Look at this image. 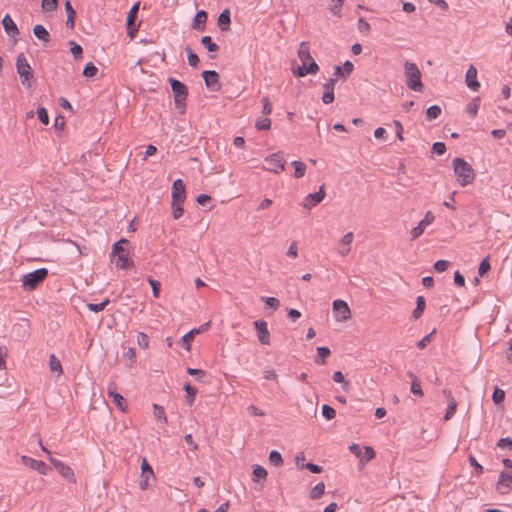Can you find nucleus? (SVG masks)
Returning <instances> with one entry per match:
<instances>
[{"label": "nucleus", "mask_w": 512, "mask_h": 512, "mask_svg": "<svg viewBox=\"0 0 512 512\" xmlns=\"http://www.w3.org/2000/svg\"><path fill=\"white\" fill-rule=\"evenodd\" d=\"M286 256L293 259L298 257V246L296 241L291 242L286 252Z\"/></svg>", "instance_id": "864d4df0"}, {"label": "nucleus", "mask_w": 512, "mask_h": 512, "mask_svg": "<svg viewBox=\"0 0 512 512\" xmlns=\"http://www.w3.org/2000/svg\"><path fill=\"white\" fill-rule=\"evenodd\" d=\"M198 333H200V330L192 329L181 338L182 345L187 351L190 350V343L192 342L194 335Z\"/></svg>", "instance_id": "2f4dec72"}, {"label": "nucleus", "mask_w": 512, "mask_h": 512, "mask_svg": "<svg viewBox=\"0 0 512 512\" xmlns=\"http://www.w3.org/2000/svg\"><path fill=\"white\" fill-rule=\"evenodd\" d=\"M184 390L187 394L186 395L187 402L191 406L194 402L197 390L194 387H192L189 383L184 385Z\"/></svg>", "instance_id": "58836bf2"}, {"label": "nucleus", "mask_w": 512, "mask_h": 512, "mask_svg": "<svg viewBox=\"0 0 512 512\" xmlns=\"http://www.w3.org/2000/svg\"><path fill=\"white\" fill-rule=\"evenodd\" d=\"M137 342L141 348L145 349L148 347L149 337L145 333L139 332L137 335Z\"/></svg>", "instance_id": "052dcab7"}, {"label": "nucleus", "mask_w": 512, "mask_h": 512, "mask_svg": "<svg viewBox=\"0 0 512 512\" xmlns=\"http://www.w3.org/2000/svg\"><path fill=\"white\" fill-rule=\"evenodd\" d=\"M109 304V299L104 300L101 303H89L87 304V307L90 311H93L95 313L101 312L105 309V307Z\"/></svg>", "instance_id": "c03bdc74"}, {"label": "nucleus", "mask_w": 512, "mask_h": 512, "mask_svg": "<svg viewBox=\"0 0 512 512\" xmlns=\"http://www.w3.org/2000/svg\"><path fill=\"white\" fill-rule=\"evenodd\" d=\"M453 169L457 177V181L461 186L465 187L474 181L475 173L472 166L462 158L453 160Z\"/></svg>", "instance_id": "f03ea898"}, {"label": "nucleus", "mask_w": 512, "mask_h": 512, "mask_svg": "<svg viewBox=\"0 0 512 512\" xmlns=\"http://www.w3.org/2000/svg\"><path fill=\"white\" fill-rule=\"evenodd\" d=\"M16 68L21 78V83L27 87H31L30 80L33 77V73L31 66L29 65L23 54L18 55L16 60Z\"/></svg>", "instance_id": "6e6552de"}, {"label": "nucleus", "mask_w": 512, "mask_h": 512, "mask_svg": "<svg viewBox=\"0 0 512 512\" xmlns=\"http://www.w3.org/2000/svg\"><path fill=\"white\" fill-rule=\"evenodd\" d=\"M435 217L431 211H428L424 218L418 223L416 227L411 230V239L415 240L420 237L425 228L434 221Z\"/></svg>", "instance_id": "f8f14e48"}, {"label": "nucleus", "mask_w": 512, "mask_h": 512, "mask_svg": "<svg viewBox=\"0 0 512 512\" xmlns=\"http://www.w3.org/2000/svg\"><path fill=\"white\" fill-rule=\"evenodd\" d=\"M108 396L112 399L113 403L121 411H125V399L117 392V385L114 381L110 382L107 387Z\"/></svg>", "instance_id": "ddd939ff"}, {"label": "nucleus", "mask_w": 512, "mask_h": 512, "mask_svg": "<svg viewBox=\"0 0 512 512\" xmlns=\"http://www.w3.org/2000/svg\"><path fill=\"white\" fill-rule=\"evenodd\" d=\"M141 470V481L139 485L142 490H146L150 485V481H155L154 471L147 462L146 458L142 459Z\"/></svg>", "instance_id": "9b49d317"}, {"label": "nucleus", "mask_w": 512, "mask_h": 512, "mask_svg": "<svg viewBox=\"0 0 512 512\" xmlns=\"http://www.w3.org/2000/svg\"><path fill=\"white\" fill-rule=\"evenodd\" d=\"M269 461H270V463L272 465H274L276 467H280L283 464L282 456L276 450H273V451L270 452V454H269Z\"/></svg>", "instance_id": "4c0bfd02"}, {"label": "nucleus", "mask_w": 512, "mask_h": 512, "mask_svg": "<svg viewBox=\"0 0 512 512\" xmlns=\"http://www.w3.org/2000/svg\"><path fill=\"white\" fill-rule=\"evenodd\" d=\"M149 284L152 287L154 297H156V298L159 297L160 286H161L160 282L150 278L149 279Z\"/></svg>", "instance_id": "338daca9"}, {"label": "nucleus", "mask_w": 512, "mask_h": 512, "mask_svg": "<svg viewBox=\"0 0 512 512\" xmlns=\"http://www.w3.org/2000/svg\"><path fill=\"white\" fill-rule=\"evenodd\" d=\"M271 127V120L269 118H260L256 121V128L258 130H268Z\"/></svg>", "instance_id": "8fccbe9b"}, {"label": "nucleus", "mask_w": 512, "mask_h": 512, "mask_svg": "<svg viewBox=\"0 0 512 512\" xmlns=\"http://www.w3.org/2000/svg\"><path fill=\"white\" fill-rule=\"evenodd\" d=\"M432 148L434 153H436L437 155H442L446 151V146L442 142H435Z\"/></svg>", "instance_id": "774afa93"}, {"label": "nucleus", "mask_w": 512, "mask_h": 512, "mask_svg": "<svg viewBox=\"0 0 512 512\" xmlns=\"http://www.w3.org/2000/svg\"><path fill=\"white\" fill-rule=\"evenodd\" d=\"M325 485L323 482L317 483L310 492L312 499H318L324 494Z\"/></svg>", "instance_id": "e433bc0d"}, {"label": "nucleus", "mask_w": 512, "mask_h": 512, "mask_svg": "<svg viewBox=\"0 0 512 512\" xmlns=\"http://www.w3.org/2000/svg\"><path fill=\"white\" fill-rule=\"evenodd\" d=\"M444 394L446 395L447 399L449 400L448 408L445 413L444 419L449 420L456 412L457 402L455 401V399L452 396L450 391L444 390Z\"/></svg>", "instance_id": "b1692460"}, {"label": "nucleus", "mask_w": 512, "mask_h": 512, "mask_svg": "<svg viewBox=\"0 0 512 512\" xmlns=\"http://www.w3.org/2000/svg\"><path fill=\"white\" fill-rule=\"evenodd\" d=\"M425 299L423 296H418L417 299H416V308L414 309L413 313H412V316L414 319H419L423 312H424V309H425Z\"/></svg>", "instance_id": "c756f323"}, {"label": "nucleus", "mask_w": 512, "mask_h": 512, "mask_svg": "<svg viewBox=\"0 0 512 512\" xmlns=\"http://www.w3.org/2000/svg\"><path fill=\"white\" fill-rule=\"evenodd\" d=\"M505 399V392L504 390L496 387L494 389V392L492 394V400L496 405L501 404Z\"/></svg>", "instance_id": "79ce46f5"}, {"label": "nucleus", "mask_w": 512, "mask_h": 512, "mask_svg": "<svg viewBox=\"0 0 512 512\" xmlns=\"http://www.w3.org/2000/svg\"><path fill=\"white\" fill-rule=\"evenodd\" d=\"M139 6H140L139 2L135 3L131 7V9H130V11L128 13V17H127V33H128L130 38H134L135 34L138 31V26L135 25V19L137 17Z\"/></svg>", "instance_id": "4468645a"}, {"label": "nucleus", "mask_w": 512, "mask_h": 512, "mask_svg": "<svg viewBox=\"0 0 512 512\" xmlns=\"http://www.w3.org/2000/svg\"><path fill=\"white\" fill-rule=\"evenodd\" d=\"M65 11L67 14L66 26L69 27L70 29H73L74 25H75L76 12L73 9L70 1H68V0L65 2Z\"/></svg>", "instance_id": "a878e982"}, {"label": "nucleus", "mask_w": 512, "mask_h": 512, "mask_svg": "<svg viewBox=\"0 0 512 512\" xmlns=\"http://www.w3.org/2000/svg\"><path fill=\"white\" fill-rule=\"evenodd\" d=\"M2 25H3V28H4L5 32L8 35H10V36L18 35L19 30H18L16 24L14 23V21L12 20V18L10 17L9 14H6L3 17Z\"/></svg>", "instance_id": "5701e85b"}, {"label": "nucleus", "mask_w": 512, "mask_h": 512, "mask_svg": "<svg viewBox=\"0 0 512 512\" xmlns=\"http://www.w3.org/2000/svg\"><path fill=\"white\" fill-rule=\"evenodd\" d=\"M154 408V416L157 420L162 421L164 423L167 422V417L164 411V408L162 406H159L157 404H153Z\"/></svg>", "instance_id": "a19ab883"}, {"label": "nucleus", "mask_w": 512, "mask_h": 512, "mask_svg": "<svg viewBox=\"0 0 512 512\" xmlns=\"http://www.w3.org/2000/svg\"><path fill=\"white\" fill-rule=\"evenodd\" d=\"M230 11L224 10L218 17V25L222 31H228L230 28Z\"/></svg>", "instance_id": "cd10ccee"}, {"label": "nucleus", "mask_w": 512, "mask_h": 512, "mask_svg": "<svg viewBox=\"0 0 512 512\" xmlns=\"http://www.w3.org/2000/svg\"><path fill=\"white\" fill-rule=\"evenodd\" d=\"M201 43L203 46L206 47V49L209 51V52H217L219 50V46L218 44L212 42L211 40V37L210 36H203L201 38Z\"/></svg>", "instance_id": "72a5a7b5"}, {"label": "nucleus", "mask_w": 512, "mask_h": 512, "mask_svg": "<svg viewBox=\"0 0 512 512\" xmlns=\"http://www.w3.org/2000/svg\"><path fill=\"white\" fill-rule=\"evenodd\" d=\"M70 46H71V53L73 54V56L77 59V58H81V55H82V47L80 45H78L76 42L74 41H70Z\"/></svg>", "instance_id": "6e6d98bb"}, {"label": "nucleus", "mask_w": 512, "mask_h": 512, "mask_svg": "<svg viewBox=\"0 0 512 512\" xmlns=\"http://www.w3.org/2000/svg\"><path fill=\"white\" fill-rule=\"evenodd\" d=\"M49 367L53 373H57V376L62 374L61 363L54 354H51L49 357Z\"/></svg>", "instance_id": "7c9ffc66"}, {"label": "nucleus", "mask_w": 512, "mask_h": 512, "mask_svg": "<svg viewBox=\"0 0 512 512\" xmlns=\"http://www.w3.org/2000/svg\"><path fill=\"white\" fill-rule=\"evenodd\" d=\"M478 109H479V98H476L474 99L473 101H471L467 107H466V112L471 116V117H475L477 112H478Z\"/></svg>", "instance_id": "37998d69"}, {"label": "nucleus", "mask_w": 512, "mask_h": 512, "mask_svg": "<svg viewBox=\"0 0 512 512\" xmlns=\"http://www.w3.org/2000/svg\"><path fill=\"white\" fill-rule=\"evenodd\" d=\"M322 415L323 417H325L327 420H332L333 418H335L336 416V412H335V409L327 404H324L322 406Z\"/></svg>", "instance_id": "09e8293b"}, {"label": "nucleus", "mask_w": 512, "mask_h": 512, "mask_svg": "<svg viewBox=\"0 0 512 512\" xmlns=\"http://www.w3.org/2000/svg\"><path fill=\"white\" fill-rule=\"evenodd\" d=\"M37 115L39 120L44 124L47 125L49 123V116L48 112L44 107H40L37 111Z\"/></svg>", "instance_id": "680f3d73"}, {"label": "nucleus", "mask_w": 512, "mask_h": 512, "mask_svg": "<svg viewBox=\"0 0 512 512\" xmlns=\"http://www.w3.org/2000/svg\"><path fill=\"white\" fill-rule=\"evenodd\" d=\"M354 235L352 232L346 233L339 241L338 253L341 256H346L351 251V244L353 242Z\"/></svg>", "instance_id": "412c9836"}, {"label": "nucleus", "mask_w": 512, "mask_h": 512, "mask_svg": "<svg viewBox=\"0 0 512 512\" xmlns=\"http://www.w3.org/2000/svg\"><path fill=\"white\" fill-rule=\"evenodd\" d=\"M496 489L500 494H507L512 489V475L502 471L499 475Z\"/></svg>", "instance_id": "2eb2a0df"}, {"label": "nucleus", "mask_w": 512, "mask_h": 512, "mask_svg": "<svg viewBox=\"0 0 512 512\" xmlns=\"http://www.w3.org/2000/svg\"><path fill=\"white\" fill-rule=\"evenodd\" d=\"M318 358H316L315 362L319 365H323L325 363V359L330 355V349L328 347H318L317 348Z\"/></svg>", "instance_id": "473e14b6"}, {"label": "nucleus", "mask_w": 512, "mask_h": 512, "mask_svg": "<svg viewBox=\"0 0 512 512\" xmlns=\"http://www.w3.org/2000/svg\"><path fill=\"white\" fill-rule=\"evenodd\" d=\"M206 20L207 13L204 10L198 11L194 17L192 27L196 30H202Z\"/></svg>", "instance_id": "bb28decb"}, {"label": "nucleus", "mask_w": 512, "mask_h": 512, "mask_svg": "<svg viewBox=\"0 0 512 512\" xmlns=\"http://www.w3.org/2000/svg\"><path fill=\"white\" fill-rule=\"evenodd\" d=\"M291 164L295 168L294 176L296 178H301L305 175L306 165L303 162L295 160Z\"/></svg>", "instance_id": "c9c22d12"}, {"label": "nucleus", "mask_w": 512, "mask_h": 512, "mask_svg": "<svg viewBox=\"0 0 512 512\" xmlns=\"http://www.w3.org/2000/svg\"><path fill=\"white\" fill-rule=\"evenodd\" d=\"M263 300L268 307L274 310H276L280 305L279 300L275 297H264Z\"/></svg>", "instance_id": "0e129e2a"}, {"label": "nucleus", "mask_w": 512, "mask_h": 512, "mask_svg": "<svg viewBox=\"0 0 512 512\" xmlns=\"http://www.w3.org/2000/svg\"><path fill=\"white\" fill-rule=\"evenodd\" d=\"M186 190L185 184L181 179H177L172 185V201L185 202Z\"/></svg>", "instance_id": "a211bd4d"}, {"label": "nucleus", "mask_w": 512, "mask_h": 512, "mask_svg": "<svg viewBox=\"0 0 512 512\" xmlns=\"http://www.w3.org/2000/svg\"><path fill=\"white\" fill-rule=\"evenodd\" d=\"M490 269L489 257L484 258L478 268V273L483 277Z\"/></svg>", "instance_id": "3c124183"}, {"label": "nucleus", "mask_w": 512, "mask_h": 512, "mask_svg": "<svg viewBox=\"0 0 512 512\" xmlns=\"http://www.w3.org/2000/svg\"><path fill=\"white\" fill-rule=\"evenodd\" d=\"M261 101L263 103V114H265V115L271 114V112H272V104H271L269 98L268 97H263Z\"/></svg>", "instance_id": "69168bd1"}, {"label": "nucleus", "mask_w": 512, "mask_h": 512, "mask_svg": "<svg viewBox=\"0 0 512 512\" xmlns=\"http://www.w3.org/2000/svg\"><path fill=\"white\" fill-rule=\"evenodd\" d=\"M265 163L264 169L275 174H279L284 170L283 157L280 153L269 155L265 158Z\"/></svg>", "instance_id": "9d476101"}, {"label": "nucleus", "mask_w": 512, "mask_h": 512, "mask_svg": "<svg viewBox=\"0 0 512 512\" xmlns=\"http://www.w3.org/2000/svg\"><path fill=\"white\" fill-rule=\"evenodd\" d=\"M174 95L175 106L179 110H184L186 99L188 96V89L185 84L175 78L168 79Z\"/></svg>", "instance_id": "39448f33"}, {"label": "nucleus", "mask_w": 512, "mask_h": 512, "mask_svg": "<svg viewBox=\"0 0 512 512\" xmlns=\"http://www.w3.org/2000/svg\"><path fill=\"white\" fill-rule=\"evenodd\" d=\"M57 4V0H42V9L51 12L57 8Z\"/></svg>", "instance_id": "603ef678"}, {"label": "nucleus", "mask_w": 512, "mask_h": 512, "mask_svg": "<svg viewBox=\"0 0 512 512\" xmlns=\"http://www.w3.org/2000/svg\"><path fill=\"white\" fill-rule=\"evenodd\" d=\"M257 331L258 339L261 344L268 345L270 343L269 331L267 329V322L264 320H257L254 322Z\"/></svg>", "instance_id": "6ab92c4d"}, {"label": "nucleus", "mask_w": 512, "mask_h": 512, "mask_svg": "<svg viewBox=\"0 0 512 512\" xmlns=\"http://www.w3.org/2000/svg\"><path fill=\"white\" fill-rule=\"evenodd\" d=\"M39 445L42 449V451H44L45 453H47L49 455V460L50 462L53 464V466L58 470V472L60 473V475L65 479L67 480L68 482H71V483H75L76 482V479H75V475H74V472L73 470L68 466L66 465L65 463H63L62 461L60 460H57L55 458H53L51 456V453L50 451L42 444V441L39 440Z\"/></svg>", "instance_id": "0eeeda50"}, {"label": "nucleus", "mask_w": 512, "mask_h": 512, "mask_svg": "<svg viewBox=\"0 0 512 512\" xmlns=\"http://www.w3.org/2000/svg\"><path fill=\"white\" fill-rule=\"evenodd\" d=\"M98 72V68L92 63L89 62L86 64L83 70V75L85 77H94Z\"/></svg>", "instance_id": "de8ad7c7"}, {"label": "nucleus", "mask_w": 512, "mask_h": 512, "mask_svg": "<svg viewBox=\"0 0 512 512\" xmlns=\"http://www.w3.org/2000/svg\"><path fill=\"white\" fill-rule=\"evenodd\" d=\"M375 458V451L371 446H365L364 452L361 453V457H359V462L362 467L365 466L367 462Z\"/></svg>", "instance_id": "c85d7f7f"}, {"label": "nucleus", "mask_w": 512, "mask_h": 512, "mask_svg": "<svg viewBox=\"0 0 512 512\" xmlns=\"http://www.w3.org/2000/svg\"><path fill=\"white\" fill-rule=\"evenodd\" d=\"M298 57L300 61L302 62V66H299L295 71L294 74L298 77H304L307 74H316L319 70V67L317 63L313 60L310 51H309V45L306 42H301L299 50H298Z\"/></svg>", "instance_id": "f257e3e1"}, {"label": "nucleus", "mask_w": 512, "mask_h": 512, "mask_svg": "<svg viewBox=\"0 0 512 512\" xmlns=\"http://www.w3.org/2000/svg\"><path fill=\"white\" fill-rule=\"evenodd\" d=\"M324 197V186H321L318 192L307 195L302 205L304 208L310 209L311 207L320 203Z\"/></svg>", "instance_id": "aec40b11"}, {"label": "nucleus", "mask_w": 512, "mask_h": 512, "mask_svg": "<svg viewBox=\"0 0 512 512\" xmlns=\"http://www.w3.org/2000/svg\"><path fill=\"white\" fill-rule=\"evenodd\" d=\"M411 392L416 396H423V391L421 389L419 379H414V381L411 382Z\"/></svg>", "instance_id": "5fc2aeb1"}, {"label": "nucleus", "mask_w": 512, "mask_h": 512, "mask_svg": "<svg viewBox=\"0 0 512 512\" xmlns=\"http://www.w3.org/2000/svg\"><path fill=\"white\" fill-rule=\"evenodd\" d=\"M183 203L184 202L172 201L171 205L174 219H179L183 215Z\"/></svg>", "instance_id": "ea45409f"}, {"label": "nucleus", "mask_w": 512, "mask_h": 512, "mask_svg": "<svg viewBox=\"0 0 512 512\" xmlns=\"http://www.w3.org/2000/svg\"><path fill=\"white\" fill-rule=\"evenodd\" d=\"M435 333V329L429 333L428 335L424 336L420 341L417 342V347L419 349H424L432 340V336Z\"/></svg>", "instance_id": "13d9d810"}, {"label": "nucleus", "mask_w": 512, "mask_h": 512, "mask_svg": "<svg viewBox=\"0 0 512 512\" xmlns=\"http://www.w3.org/2000/svg\"><path fill=\"white\" fill-rule=\"evenodd\" d=\"M48 275L46 268H39L33 272L27 273L22 277V287L24 290H34L45 280Z\"/></svg>", "instance_id": "423d86ee"}, {"label": "nucleus", "mask_w": 512, "mask_h": 512, "mask_svg": "<svg viewBox=\"0 0 512 512\" xmlns=\"http://www.w3.org/2000/svg\"><path fill=\"white\" fill-rule=\"evenodd\" d=\"M497 446L500 449H512V439L509 437L499 439Z\"/></svg>", "instance_id": "e2e57ef3"}, {"label": "nucleus", "mask_w": 512, "mask_h": 512, "mask_svg": "<svg viewBox=\"0 0 512 512\" xmlns=\"http://www.w3.org/2000/svg\"><path fill=\"white\" fill-rule=\"evenodd\" d=\"M33 33L39 40L45 43L50 42L51 40L50 33L46 30V28L43 25H35L33 28Z\"/></svg>", "instance_id": "393cba45"}, {"label": "nucleus", "mask_w": 512, "mask_h": 512, "mask_svg": "<svg viewBox=\"0 0 512 512\" xmlns=\"http://www.w3.org/2000/svg\"><path fill=\"white\" fill-rule=\"evenodd\" d=\"M449 261L447 260H438L435 262L434 264V269L438 272V273H441V272H444L447 270V268L449 267Z\"/></svg>", "instance_id": "bf43d9fd"}, {"label": "nucleus", "mask_w": 512, "mask_h": 512, "mask_svg": "<svg viewBox=\"0 0 512 512\" xmlns=\"http://www.w3.org/2000/svg\"><path fill=\"white\" fill-rule=\"evenodd\" d=\"M185 51L187 52V59H188L189 65L192 67H197V65L199 63L198 56L188 46L185 48Z\"/></svg>", "instance_id": "49530a36"}, {"label": "nucleus", "mask_w": 512, "mask_h": 512, "mask_svg": "<svg viewBox=\"0 0 512 512\" xmlns=\"http://www.w3.org/2000/svg\"><path fill=\"white\" fill-rule=\"evenodd\" d=\"M358 30L364 34H368L370 31V24L362 17L358 19Z\"/></svg>", "instance_id": "4d7b16f0"}, {"label": "nucleus", "mask_w": 512, "mask_h": 512, "mask_svg": "<svg viewBox=\"0 0 512 512\" xmlns=\"http://www.w3.org/2000/svg\"><path fill=\"white\" fill-rule=\"evenodd\" d=\"M333 311L335 312V319L338 322L347 321L351 317V311L348 304L341 299L333 301Z\"/></svg>", "instance_id": "1a4fd4ad"}, {"label": "nucleus", "mask_w": 512, "mask_h": 512, "mask_svg": "<svg viewBox=\"0 0 512 512\" xmlns=\"http://www.w3.org/2000/svg\"><path fill=\"white\" fill-rule=\"evenodd\" d=\"M404 75L406 78V84L409 89L415 92L423 91V83L421 81V72L417 65L410 61L404 63Z\"/></svg>", "instance_id": "7ed1b4c3"}, {"label": "nucleus", "mask_w": 512, "mask_h": 512, "mask_svg": "<svg viewBox=\"0 0 512 512\" xmlns=\"http://www.w3.org/2000/svg\"><path fill=\"white\" fill-rule=\"evenodd\" d=\"M21 461L25 466L37 471L42 475H47L48 473L49 468L43 461L36 460L28 456H22Z\"/></svg>", "instance_id": "dca6fc26"}, {"label": "nucleus", "mask_w": 512, "mask_h": 512, "mask_svg": "<svg viewBox=\"0 0 512 512\" xmlns=\"http://www.w3.org/2000/svg\"><path fill=\"white\" fill-rule=\"evenodd\" d=\"M129 241L127 239H120L113 245L111 256L114 258L112 261L115 262V265L121 269H129L134 263L129 259L128 253L124 248V244H128Z\"/></svg>", "instance_id": "20e7f679"}, {"label": "nucleus", "mask_w": 512, "mask_h": 512, "mask_svg": "<svg viewBox=\"0 0 512 512\" xmlns=\"http://www.w3.org/2000/svg\"><path fill=\"white\" fill-rule=\"evenodd\" d=\"M441 114V108L438 105H432L426 110V118L428 121L434 120Z\"/></svg>", "instance_id": "f704fd0d"}, {"label": "nucleus", "mask_w": 512, "mask_h": 512, "mask_svg": "<svg viewBox=\"0 0 512 512\" xmlns=\"http://www.w3.org/2000/svg\"><path fill=\"white\" fill-rule=\"evenodd\" d=\"M466 84L473 90L477 91L480 88V83L477 81V69L471 65L466 72Z\"/></svg>", "instance_id": "4be33fe9"}, {"label": "nucleus", "mask_w": 512, "mask_h": 512, "mask_svg": "<svg viewBox=\"0 0 512 512\" xmlns=\"http://www.w3.org/2000/svg\"><path fill=\"white\" fill-rule=\"evenodd\" d=\"M254 480L265 479L267 477V471L260 465H255L253 468Z\"/></svg>", "instance_id": "a18cd8bd"}, {"label": "nucleus", "mask_w": 512, "mask_h": 512, "mask_svg": "<svg viewBox=\"0 0 512 512\" xmlns=\"http://www.w3.org/2000/svg\"><path fill=\"white\" fill-rule=\"evenodd\" d=\"M205 85L212 91L220 90L219 74L213 70H206L202 73Z\"/></svg>", "instance_id": "f3484780"}]
</instances>
